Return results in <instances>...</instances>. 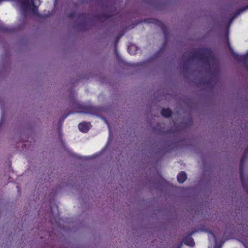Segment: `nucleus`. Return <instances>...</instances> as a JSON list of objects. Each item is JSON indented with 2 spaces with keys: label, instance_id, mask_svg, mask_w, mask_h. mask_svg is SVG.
I'll list each match as a JSON object with an SVG mask.
<instances>
[{
  "label": "nucleus",
  "instance_id": "f257e3e1",
  "mask_svg": "<svg viewBox=\"0 0 248 248\" xmlns=\"http://www.w3.org/2000/svg\"><path fill=\"white\" fill-rule=\"evenodd\" d=\"M90 127V123L83 122L81 123L78 124V128L79 130L82 132H87Z\"/></svg>",
  "mask_w": 248,
  "mask_h": 248
},
{
  "label": "nucleus",
  "instance_id": "f03ea898",
  "mask_svg": "<svg viewBox=\"0 0 248 248\" xmlns=\"http://www.w3.org/2000/svg\"><path fill=\"white\" fill-rule=\"evenodd\" d=\"M187 178L186 173L184 171H181L177 176V180L180 183H183Z\"/></svg>",
  "mask_w": 248,
  "mask_h": 248
},
{
  "label": "nucleus",
  "instance_id": "7ed1b4c3",
  "mask_svg": "<svg viewBox=\"0 0 248 248\" xmlns=\"http://www.w3.org/2000/svg\"><path fill=\"white\" fill-rule=\"evenodd\" d=\"M184 243L189 246L193 247L195 245L194 240L191 237H187L184 240Z\"/></svg>",
  "mask_w": 248,
  "mask_h": 248
},
{
  "label": "nucleus",
  "instance_id": "20e7f679",
  "mask_svg": "<svg viewBox=\"0 0 248 248\" xmlns=\"http://www.w3.org/2000/svg\"><path fill=\"white\" fill-rule=\"evenodd\" d=\"M171 110L169 108H163L161 111V114L165 117H169L171 115Z\"/></svg>",
  "mask_w": 248,
  "mask_h": 248
},
{
  "label": "nucleus",
  "instance_id": "39448f33",
  "mask_svg": "<svg viewBox=\"0 0 248 248\" xmlns=\"http://www.w3.org/2000/svg\"><path fill=\"white\" fill-rule=\"evenodd\" d=\"M244 160H245V157L243 156L241 160L240 168V172H241V181L242 182H243V174H242V166L244 163Z\"/></svg>",
  "mask_w": 248,
  "mask_h": 248
},
{
  "label": "nucleus",
  "instance_id": "423d86ee",
  "mask_svg": "<svg viewBox=\"0 0 248 248\" xmlns=\"http://www.w3.org/2000/svg\"><path fill=\"white\" fill-rule=\"evenodd\" d=\"M227 44H228V47L229 48V49L231 51V53L232 54V55H233L235 57L236 55H235L234 54V52L232 48V47H231V46L230 45V44L228 38H227Z\"/></svg>",
  "mask_w": 248,
  "mask_h": 248
},
{
  "label": "nucleus",
  "instance_id": "0eeeda50",
  "mask_svg": "<svg viewBox=\"0 0 248 248\" xmlns=\"http://www.w3.org/2000/svg\"><path fill=\"white\" fill-rule=\"evenodd\" d=\"M212 234V235L214 237V238H215V241H216V243H217V241H216V238H215V236H214V234Z\"/></svg>",
  "mask_w": 248,
  "mask_h": 248
},
{
  "label": "nucleus",
  "instance_id": "6e6552de",
  "mask_svg": "<svg viewBox=\"0 0 248 248\" xmlns=\"http://www.w3.org/2000/svg\"><path fill=\"white\" fill-rule=\"evenodd\" d=\"M215 248H217V247H215Z\"/></svg>",
  "mask_w": 248,
  "mask_h": 248
},
{
  "label": "nucleus",
  "instance_id": "1a4fd4ad",
  "mask_svg": "<svg viewBox=\"0 0 248 248\" xmlns=\"http://www.w3.org/2000/svg\"><path fill=\"white\" fill-rule=\"evenodd\" d=\"M247 8H248V6L247 7Z\"/></svg>",
  "mask_w": 248,
  "mask_h": 248
}]
</instances>
